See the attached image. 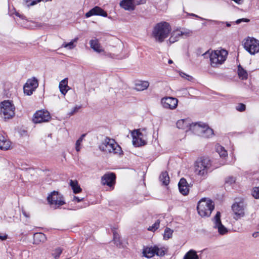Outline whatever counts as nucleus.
Segmentation results:
<instances>
[{"label":"nucleus","mask_w":259,"mask_h":259,"mask_svg":"<svg viewBox=\"0 0 259 259\" xmlns=\"http://www.w3.org/2000/svg\"><path fill=\"white\" fill-rule=\"evenodd\" d=\"M15 108L9 101H5L1 103L0 114L5 120L10 119L15 115Z\"/></svg>","instance_id":"5"},{"label":"nucleus","mask_w":259,"mask_h":259,"mask_svg":"<svg viewBox=\"0 0 259 259\" xmlns=\"http://www.w3.org/2000/svg\"><path fill=\"white\" fill-rule=\"evenodd\" d=\"M18 133L21 137H26L28 135L27 130L20 128L18 130Z\"/></svg>","instance_id":"43"},{"label":"nucleus","mask_w":259,"mask_h":259,"mask_svg":"<svg viewBox=\"0 0 259 259\" xmlns=\"http://www.w3.org/2000/svg\"><path fill=\"white\" fill-rule=\"evenodd\" d=\"M159 180L162 184L167 186L169 182V178L167 171H163L159 176Z\"/></svg>","instance_id":"31"},{"label":"nucleus","mask_w":259,"mask_h":259,"mask_svg":"<svg viewBox=\"0 0 259 259\" xmlns=\"http://www.w3.org/2000/svg\"><path fill=\"white\" fill-rule=\"evenodd\" d=\"M215 149L216 151L219 153L220 157L224 158L227 156V151L225 149V148L223 146H222L220 144H217L215 145Z\"/></svg>","instance_id":"32"},{"label":"nucleus","mask_w":259,"mask_h":259,"mask_svg":"<svg viewBox=\"0 0 259 259\" xmlns=\"http://www.w3.org/2000/svg\"><path fill=\"white\" fill-rule=\"evenodd\" d=\"M205 124L201 122L191 123L189 131H192L196 135L200 136Z\"/></svg>","instance_id":"17"},{"label":"nucleus","mask_w":259,"mask_h":259,"mask_svg":"<svg viewBox=\"0 0 259 259\" xmlns=\"http://www.w3.org/2000/svg\"><path fill=\"white\" fill-rule=\"evenodd\" d=\"M238 74L239 78L244 80L248 77V73L240 65L238 66Z\"/></svg>","instance_id":"30"},{"label":"nucleus","mask_w":259,"mask_h":259,"mask_svg":"<svg viewBox=\"0 0 259 259\" xmlns=\"http://www.w3.org/2000/svg\"><path fill=\"white\" fill-rule=\"evenodd\" d=\"M84 199L83 198H79L78 197H77V196H74L73 197V198L72 199V201H77V202H79L80 201H83Z\"/></svg>","instance_id":"51"},{"label":"nucleus","mask_w":259,"mask_h":259,"mask_svg":"<svg viewBox=\"0 0 259 259\" xmlns=\"http://www.w3.org/2000/svg\"><path fill=\"white\" fill-rule=\"evenodd\" d=\"M214 208V204L211 200L203 198L198 202L197 209L198 213L201 217H209Z\"/></svg>","instance_id":"4"},{"label":"nucleus","mask_w":259,"mask_h":259,"mask_svg":"<svg viewBox=\"0 0 259 259\" xmlns=\"http://www.w3.org/2000/svg\"><path fill=\"white\" fill-rule=\"evenodd\" d=\"M257 232H256V233H254L253 234H252V236L253 237H256L257 236Z\"/></svg>","instance_id":"59"},{"label":"nucleus","mask_w":259,"mask_h":259,"mask_svg":"<svg viewBox=\"0 0 259 259\" xmlns=\"http://www.w3.org/2000/svg\"><path fill=\"white\" fill-rule=\"evenodd\" d=\"M52 0H33V5L37 4L40 2H51Z\"/></svg>","instance_id":"53"},{"label":"nucleus","mask_w":259,"mask_h":259,"mask_svg":"<svg viewBox=\"0 0 259 259\" xmlns=\"http://www.w3.org/2000/svg\"><path fill=\"white\" fill-rule=\"evenodd\" d=\"M172 230L168 228H166L165 229L164 234L163 235V238L165 240H167L171 237L172 234Z\"/></svg>","instance_id":"36"},{"label":"nucleus","mask_w":259,"mask_h":259,"mask_svg":"<svg viewBox=\"0 0 259 259\" xmlns=\"http://www.w3.org/2000/svg\"><path fill=\"white\" fill-rule=\"evenodd\" d=\"M70 186L71 187L73 193L75 194L79 193L81 192L82 189L78 184L77 181L71 180L69 183Z\"/></svg>","instance_id":"29"},{"label":"nucleus","mask_w":259,"mask_h":259,"mask_svg":"<svg viewBox=\"0 0 259 259\" xmlns=\"http://www.w3.org/2000/svg\"><path fill=\"white\" fill-rule=\"evenodd\" d=\"M90 44L91 48L93 49L95 51L98 53H101L104 51V50L101 48L100 44L99 43L98 39H96L91 40L90 41Z\"/></svg>","instance_id":"26"},{"label":"nucleus","mask_w":259,"mask_h":259,"mask_svg":"<svg viewBox=\"0 0 259 259\" xmlns=\"http://www.w3.org/2000/svg\"><path fill=\"white\" fill-rule=\"evenodd\" d=\"M160 221L159 220H157V221L152 226H150L148 228V230L151 231H155L156 229H157L159 227Z\"/></svg>","instance_id":"40"},{"label":"nucleus","mask_w":259,"mask_h":259,"mask_svg":"<svg viewBox=\"0 0 259 259\" xmlns=\"http://www.w3.org/2000/svg\"><path fill=\"white\" fill-rule=\"evenodd\" d=\"M161 104L165 108L174 109L178 106V101L172 97H165L161 99Z\"/></svg>","instance_id":"13"},{"label":"nucleus","mask_w":259,"mask_h":259,"mask_svg":"<svg viewBox=\"0 0 259 259\" xmlns=\"http://www.w3.org/2000/svg\"><path fill=\"white\" fill-rule=\"evenodd\" d=\"M77 40H78V38L76 37V38H74L73 40L69 42H68V43L64 42V43H63V44L62 45V47L68 48V49H70V50L72 49H73L75 47V45H74V42H76Z\"/></svg>","instance_id":"35"},{"label":"nucleus","mask_w":259,"mask_h":259,"mask_svg":"<svg viewBox=\"0 0 259 259\" xmlns=\"http://www.w3.org/2000/svg\"><path fill=\"white\" fill-rule=\"evenodd\" d=\"M246 207V204L243 201H240L238 202H236L232 206V209L234 213V218L237 220L245 215L244 209Z\"/></svg>","instance_id":"9"},{"label":"nucleus","mask_w":259,"mask_h":259,"mask_svg":"<svg viewBox=\"0 0 259 259\" xmlns=\"http://www.w3.org/2000/svg\"><path fill=\"white\" fill-rule=\"evenodd\" d=\"M22 4L23 6L29 8L32 6V0H23Z\"/></svg>","instance_id":"44"},{"label":"nucleus","mask_w":259,"mask_h":259,"mask_svg":"<svg viewBox=\"0 0 259 259\" xmlns=\"http://www.w3.org/2000/svg\"><path fill=\"white\" fill-rule=\"evenodd\" d=\"M63 249L60 247H58L54 250V252L52 253L53 256L55 259H57L60 255L62 252Z\"/></svg>","instance_id":"38"},{"label":"nucleus","mask_w":259,"mask_h":259,"mask_svg":"<svg viewBox=\"0 0 259 259\" xmlns=\"http://www.w3.org/2000/svg\"><path fill=\"white\" fill-rule=\"evenodd\" d=\"M47 240L46 235L42 233L34 232L33 231V244H39Z\"/></svg>","instance_id":"22"},{"label":"nucleus","mask_w":259,"mask_h":259,"mask_svg":"<svg viewBox=\"0 0 259 259\" xmlns=\"http://www.w3.org/2000/svg\"><path fill=\"white\" fill-rule=\"evenodd\" d=\"M22 212H23V214H24V215L25 217H26V218L29 217L28 215L27 214L26 212L25 211H23Z\"/></svg>","instance_id":"57"},{"label":"nucleus","mask_w":259,"mask_h":259,"mask_svg":"<svg viewBox=\"0 0 259 259\" xmlns=\"http://www.w3.org/2000/svg\"><path fill=\"white\" fill-rule=\"evenodd\" d=\"M214 22H215V24H218V25H220L221 24L223 25L224 24V22H221V21H213Z\"/></svg>","instance_id":"56"},{"label":"nucleus","mask_w":259,"mask_h":259,"mask_svg":"<svg viewBox=\"0 0 259 259\" xmlns=\"http://www.w3.org/2000/svg\"><path fill=\"white\" fill-rule=\"evenodd\" d=\"M67 88H68V79L66 78L61 80L59 83L60 91L64 95H65L67 92L68 90L66 89Z\"/></svg>","instance_id":"28"},{"label":"nucleus","mask_w":259,"mask_h":259,"mask_svg":"<svg viewBox=\"0 0 259 259\" xmlns=\"http://www.w3.org/2000/svg\"><path fill=\"white\" fill-rule=\"evenodd\" d=\"M24 94L27 96L32 94V79L29 78L23 86Z\"/></svg>","instance_id":"23"},{"label":"nucleus","mask_w":259,"mask_h":259,"mask_svg":"<svg viewBox=\"0 0 259 259\" xmlns=\"http://www.w3.org/2000/svg\"><path fill=\"white\" fill-rule=\"evenodd\" d=\"M136 5L143 4L146 3V0H135Z\"/></svg>","instance_id":"52"},{"label":"nucleus","mask_w":259,"mask_h":259,"mask_svg":"<svg viewBox=\"0 0 259 259\" xmlns=\"http://www.w3.org/2000/svg\"><path fill=\"white\" fill-rule=\"evenodd\" d=\"M113 239L114 244L118 247H121L122 246V243L120 240L119 235L115 231H113Z\"/></svg>","instance_id":"34"},{"label":"nucleus","mask_w":259,"mask_h":259,"mask_svg":"<svg viewBox=\"0 0 259 259\" xmlns=\"http://www.w3.org/2000/svg\"><path fill=\"white\" fill-rule=\"evenodd\" d=\"M94 15H99L106 17L107 16V13L101 8L96 6L91 9L85 15L86 18H89Z\"/></svg>","instance_id":"15"},{"label":"nucleus","mask_w":259,"mask_h":259,"mask_svg":"<svg viewBox=\"0 0 259 259\" xmlns=\"http://www.w3.org/2000/svg\"><path fill=\"white\" fill-rule=\"evenodd\" d=\"M236 179L233 177H228L226 179L225 183L229 185H232L235 182Z\"/></svg>","instance_id":"41"},{"label":"nucleus","mask_w":259,"mask_h":259,"mask_svg":"<svg viewBox=\"0 0 259 259\" xmlns=\"http://www.w3.org/2000/svg\"><path fill=\"white\" fill-rule=\"evenodd\" d=\"M192 32L190 31H182L180 29L174 30L171 33L169 41L170 44L174 43L178 41L181 37L186 38L190 36Z\"/></svg>","instance_id":"11"},{"label":"nucleus","mask_w":259,"mask_h":259,"mask_svg":"<svg viewBox=\"0 0 259 259\" xmlns=\"http://www.w3.org/2000/svg\"><path fill=\"white\" fill-rule=\"evenodd\" d=\"M11 146V142L7 136L0 134V150H7Z\"/></svg>","instance_id":"20"},{"label":"nucleus","mask_w":259,"mask_h":259,"mask_svg":"<svg viewBox=\"0 0 259 259\" xmlns=\"http://www.w3.org/2000/svg\"><path fill=\"white\" fill-rule=\"evenodd\" d=\"M155 254H156L158 256H162L164 255L165 254V250L163 247L162 248H159L157 246H155Z\"/></svg>","instance_id":"37"},{"label":"nucleus","mask_w":259,"mask_h":259,"mask_svg":"<svg viewBox=\"0 0 259 259\" xmlns=\"http://www.w3.org/2000/svg\"><path fill=\"white\" fill-rule=\"evenodd\" d=\"M226 26L227 27H230L231 26V23H229V22H226Z\"/></svg>","instance_id":"58"},{"label":"nucleus","mask_w":259,"mask_h":259,"mask_svg":"<svg viewBox=\"0 0 259 259\" xmlns=\"http://www.w3.org/2000/svg\"><path fill=\"white\" fill-rule=\"evenodd\" d=\"M120 5L125 10L133 11L135 9L134 0H123L120 2Z\"/></svg>","instance_id":"21"},{"label":"nucleus","mask_w":259,"mask_h":259,"mask_svg":"<svg viewBox=\"0 0 259 259\" xmlns=\"http://www.w3.org/2000/svg\"><path fill=\"white\" fill-rule=\"evenodd\" d=\"M170 30V26L168 23L162 22L155 26L152 34L156 40L161 42L168 36Z\"/></svg>","instance_id":"2"},{"label":"nucleus","mask_w":259,"mask_h":259,"mask_svg":"<svg viewBox=\"0 0 259 259\" xmlns=\"http://www.w3.org/2000/svg\"><path fill=\"white\" fill-rule=\"evenodd\" d=\"M208 54L209 56L211 66L213 67H217L219 65L222 64L226 60L228 55L227 51L224 49L212 51L210 54L208 51L203 55L205 56Z\"/></svg>","instance_id":"3"},{"label":"nucleus","mask_w":259,"mask_h":259,"mask_svg":"<svg viewBox=\"0 0 259 259\" xmlns=\"http://www.w3.org/2000/svg\"><path fill=\"white\" fill-rule=\"evenodd\" d=\"M38 86V80L35 77H33V91H34L35 89H36Z\"/></svg>","instance_id":"49"},{"label":"nucleus","mask_w":259,"mask_h":259,"mask_svg":"<svg viewBox=\"0 0 259 259\" xmlns=\"http://www.w3.org/2000/svg\"><path fill=\"white\" fill-rule=\"evenodd\" d=\"M99 148L101 151L106 153H113L119 156L123 155L121 147L113 139L106 138Z\"/></svg>","instance_id":"1"},{"label":"nucleus","mask_w":259,"mask_h":259,"mask_svg":"<svg viewBox=\"0 0 259 259\" xmlns=\"http://www.w3.org/2000/svg\"><path fill=\"white\" fill-rule=\"evenodd\" d=\"M51 117L50 113L47 110H38L33 115V122L35 123L47 122Z\"/></svg>","instance_id":"10"},{"label":"nucleus","mask_w":259,"mask_h":259,"mask_svg":"<svg viewBox=\"0 0 259 259\" xmlns=\"http://www.w3.org/2000/svg\"><path fill=\"white\" fill-rule=\"evenodd\" d=\"M245 108V105L243 103H239L236 107V110L240 112L244 111Z\"/></svg>","instance_id":"42"},{"label":"nucleus","mask_w":259,"mask_h":259,"mask_svg":"<svg viewBox=\"0 0 259 259\" xmlns=\"http://www.w3.org/2000/svg\"><path fill=\"white\" fill-rule=\"evenodd\" d=\"M115 174L113 172L106 174L102 177V183L104 185H106L111 187L115 184Z\"/></svg>","instance_id":"14"},{"label":"nucleus","mask_w":259,"mask_h":259,"mask_svg":"<svg viewBox=\"0 0 259 259\" xmlns=\"http://www.w3.org/2000/svg\"><path fill=\"white\" fill-rule=\"evenodd\" d=\"M252 196L255 199L259 198V187H254L253 188L251 192Z\"/></svg>","instance_id":"39"},{"label":"nucleus","mask_w":259,"mask_h":259,"mask_svg":"<svg viewBox=\"0 0 259 259\" xmlns=\"http://www.w3.org/2000/svg\"><path fill=\"white\" fill-rule=\"evenodd\" d=\"M47 201L51 205H55L58 207L65 203L63 195L56 191H54L48 195Z\"/></svg>","instance_id":"6"},{"label":"nucleus","mask_w":259,"mask_h":259,"mask_svg":"<svg viewBox=\"0 0 259 259\" xmlns=\"http://www.w3.org/2000/svg\"><path fill=\"white\" fill-rule=\"evenodd\" d=\"M133 144L136 147L145 145L146 144V136L140 132V130H135L131 133Z\"/></svg>","instance_id":"8"},{"label":"nucleus","mask_w":259,"mask_h":259,"mask_svg":"<svg viewBox=\"0 0 259 259\" xmlns=\"http://www.w3.org/2000/svg\"><path fill=\"white\" fill-rule=\"evenodd\" d=\"M80 144L81 142H80V140H77L75 143V149L76 151L78 152L80 150Z\"/></svg>","instance_id":"50"},{"label":"nucleus","mask_w":259,"mask_h":259,"mask_svg":"<svg viewBox=\"0 0 259 259\" xmlns=\"http://www.w3.org/2000/svg\"><path fill=\"white\" fill-rule=\"evenodd\" d=\"M7 238V235H5L4 236L0 235V239L2 240H5Z\"/></svg>","instance_id":"54"},{"label":"nucleus","mask_w":259,"mask_h":259,"mask_svg":"<svg viewBox=\"0 0 259 259\" xmlns=\"http://www.w3.org/2000/svg\"><path fill=\"white\" fill-rule=\"evenodd\" d=\"M25 27H28L27 25L24 26Z\"/></svg>","instance_id":"61"},{"label":"nucleus","mask_w":259,"mask_h":259,"mask_svg":"<svg viewBox=\"0 0 259 259\" xmlns=\"http://www.w3.org/2000/svg\"><path fill=\"white\" fill-rule=\"evenodd\" d=\"M203 132L201 134L200 136L204 138H210L213 135V131L212 128L208 127L206 124H205Z\"/></svg>","instance_id":"27"},{"label":"nucleus","mask_w":259,"mask_h":259,"mask_svg":"<svg viewBox=\"0 0 259 259\" xmlns=\"http://www.w3.org/2000/svg\"><path fill=\"white\" fill-rule=\"evenodd\" d=\"M214 228L218 229V232L221 235H224L228 232L227 229L222 224L221 220V213L218 211L213 218Z\"/></svg>","instance_id":"12"},{"label":"nucleus","mask_w":259,"mask_h":259,"mask_svg":"<svg viewBox=\"0 0 259 259\" xmlns=\"http://www.w3.org/2000/svg\"><path fill=\"white\" fill-rule=\"evenodd\" d=\"M135 89L138 91H142L147 89L149 86V83L148 81L139 80L135 84Z\"/></svg>","instance_id":"24"},{"label":"nucleus","mask_w":259,"mask_h":259,"mask_svg":"<svg viewBox=\"0 0 259 259\" xmlns=\"http://www.w3.org/2000/svg\"><path fill=\"white\" fill-rule=\"evenodd\" d=\"M180 75L182 77L185 78L188 80H191L193 79V77L192 76H191L189 75H187L184 72H181L180 73Z\"/></svg>","instance_id":"46"},{"label":"nucleus","mask_w":259,"mask_h":259,"mask_svg":"<svg viewBox=\"0 0 259 259\" xmlns=\"http://www.w3.org/2000/svg\"><path fill=\"white\" fill-rule=\"evenodd\" d=\"M178 186L179 191L182 194L185 196L188 194L190 186L185 179L182 178L180 179Z\"/></svg>","instance_id":"18"},{"label":"nucleus","mask_w":259,"mask_h":259,"mask_svg":"<svg viewBox=\"0 0 259 259\" xmlns=\"http://www.w3.org/2000/svg\"><path fill=\"white\" fill-rule=\"evenodd\" d=\"M209 163H196L195 166V172L200 176H204L207 172L208 165Z\"/></svg>","instance_id":"16"},{"label":"nucleus","mask_w":259,"mask_h":259,"mask_svg":"<svg viewBox=\"0 0 259 259\" xmlns=\"http://www.w3.org/2000/svg\"><path fill=\"white\" fill-rule=\"evenodd\" d=\"M199 162H210V160L207 156H203L200 157V161Z\"/></svg>","instance_id":"48"},{"label":"nucleus","mask_w":259,"mask_h":259,"mask_svg":"<svg viewBox=\"0 0 259 259\" xmlns=\"http://www.w3.org/2000/svg\"><path fill=\"white\" fill-rule=\"evenodd\" d=\"M183 259H199V256L196 251L191 249L186 253Z\"/></svg>","instance_id":"33"},{"label":"nucleus","mask_w":259,"mask_h":259,"mask_svg":"<svg viewBox=\"0 0 259 259\" xmlns=\"http://www.w3.org/2000/svg\"><path fill=\"white\" fill-rule=\"evenodd\" d=\"M143 255L147 258L153 257L155 254V246L153 247H147L143 250Z\"/></svg>","instance_id":"25"},{"label":"nucleus","mask_w":259,"mask_h":259,"mask_svg":"<svg viewBox=\"0 0 259 259\" xmlns=\"http://www.w3.org/2000/svg\"><path fill=\"white\" fill-rule=\"evenodd\" d=\"M80 106H75L74 107L70 112L68 113V115L69 116H72L74 115L75 113L78 112V110L80 109Z\"/></svg>","instance_id":"45"},{"label":"nucleus","mask_w":259,"mask_h":259,"mask_svg":"<svg viewBox=\"0 0 259 259\" xmlns=\"http://www.w3.org/2000/svg\"><path fill=\"white\" fill-rule=\"evenodd\" d=\"M249 20L246 18H242L238 19L236 21L235 23L237 24H240L241 22H248Z\"/></svg>","instance_id":"47"},{"label":"nucleus","mask_w":259,"mask_h":259,"mask_svg":"<svg viewBox=\"0 0 259 259\" xmlns=\"http://www.w3.org/2000/svg\"><path fill=\"white\" fill-rule=\"evenodd\" d=\"M85 136V134H82L81 137L78 139V140H80V142L81 143L83 139L84 138V137Z\"/></svg>","instance_id":"55"},{"label":"nucleus","mask_w":259,"mask_h":259,"mask_svg":"<svg viewBox=\"0 0 259 259\" xmlns=\"http://www.w3.org/2000/svg\"><path fill=\"white\" fill-rule=\"evenodd\" d=\"M244 48L250 54L254 55L259 52V41L249 37L245 40Z\"/></svg>","instance_id":"7"},{"label":"nucleus","mask_w":259,"mask_h":259,"mask_svg":"<svg viewBox=\"0 0 259 259\" xmlns=\"http://www.w3.org/2000/svg\"><path fill=\"white\" fill-rule=\"evenodd\" d=\"M191 123V121L189 118L180 119L177 121V126L178 128L184 130L187 132L189 131Z\"/></svg>","instance_id":"19"},{"label":"nucleus","mask_w":259,"mask_h":259,"mask_svg":"<svg viewBox=\"0 0 259 259\" xmlns=\"http://www.w3.org/2000/svg\"><path fill=\"white\" fill-rule=\"evenodd\" d=\"M168 63V64H170L172 63V61L171 60H169Z\"/></svg>","instance_id":"60"}]
</instances>
